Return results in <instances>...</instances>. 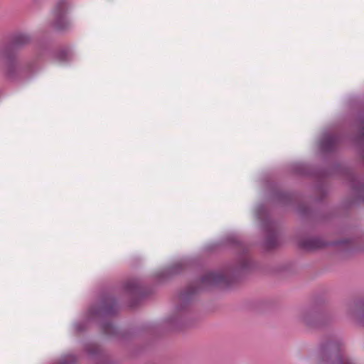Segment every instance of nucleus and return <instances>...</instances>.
Listing matches in <instances>:
<instances>
[{"label":"nucleus","instance_id":"f257e3e1","mask_svg":"<svg viewBox=\"0 0 364 364\" xmlns=\"http://www.w3.org/2000/svg\"><path fill=\"white\" fill-rule=\"evenodd\" d=\"M67 8V1L60 0L57 3L53 10V26L58 31H65L71 26L70 22L65 17Z\"/></svg>","mask_w":364,"mask_h":364},{"label":"nucleus","instance_id":"f03ea898","mask_svg":"<svg viewBox=\"0 0 364 364\" xmlns=\"http://www.w3.org/2000/svg\"><path fill=\"white\" fill-rule=\"evenodd\" d=\"M322 360L326 362V364H353L349 359L341 356L333 345H330L328 352L323 353Z\"/></svg>","mask_w":364,"mask_h":364},{"label":"nucleus","instance_id":"20e7f679","mask_svg":"<svg viewBox=\"0 0 364 364\" xmlns=\"http://www.w3.org/2000/svg\"><path fill=\"white\" fill-rule=\"evenodd\" d=\"M300 245L306 250H314L325 246L326 243L318 237H310L302 240Z\"/></svg>","mask_w":364,"mask_h":364},{"label":"nucleus","instance_id":"1a4fd4ad","mask_svg":"<svg viewBox=\"0 0 364 364\" xmlns=\"http://www.w3.org/2000/svg\"><path fill=\"white\" fill-rule=\"evenodd\" d=\"M62 364H67L66 363H63Z\"/></svg>","mask_w":364,"mask_h":364},{"label":"nucleus","instance_id":"7ed1b4c3","mask_svg":"<svg viewBox=\"0 0 364 364\" xmlns=\"http://www.w3.org/2000/svg\"><path fill=\"white\" fill-rule=\"evenodd\" d=\"M227 282L226 276L220 272H208L201 278V284L204 287L226 284Z\"/></svg>","mask_w":364,"mask_h":364},{"label":"nucleus","instance_id":"6e6552de","mask_svg":"<svg viewBox=\"0 0 364 364\" xmlns=\"http://www.w3.org/2000/svg\"><path fill=\"white\" fill-rule=\"evenodd\" d=\"M363 133L362 134L364 136V126H363Z\"/></svg>","mask_w":364,"mask_h":364},{"label":"nucleus","instance_id":"39448f33","mask_svg":"<svg viewBox=\"0 0 364 364\" xmlns=\"http://www.w3.org/2000/svg\"><path fill=\"white\" fill-rule=\"evenodd\" d=\"M336 138L332 135H326L324 136L322 142H321V147L324 150H330L332 147V146L336 143Z\"/></svg>","mask_w":364,"mask_h":364},{"label":"nucleus","instance_id":"0eeeda50","mask_svg":"<svg viewBox=\"0 0 364 364\" xmlns=\"http://www.w3.org/2000/svg\"><path fill=\"white\" fill-rule=\"evenodd\" d=\"M358 321L361 325L364 326V311L358 314Z\"/></svg>","mask_w":364,"mask_h":364},{"label":"nucleus","instance_id":"423d86ee","mask_svg":"<svg viewBox=\"0 0 364 364\" xmlns=\"http://www.w3.org/2000/svg\"><path fill=\"white\" fill-rule=\"evenodd\" d=\"M29 38L26 35H21L18 37H16L15 40V44L16 45H23L26 43L28 41Z\"/></svg>","mask_w":364,"mask_h":364}]
</instances>
